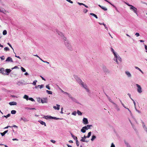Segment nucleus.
<instances>
[{
  "instance_id": "nucleus-1",
  "label": "nucleus",
  "mask_w": 147,
  "mask_h": 147,
  "mask_svg": "<svg viewBox=\"0 0 147 147\" xmlns=\"http://www.w3.org/2000/svg\"><path fill=\"white\" fill-rule=\"evenodd\" d=\"M130 9L132 11H133L134 13L137 15V9L134 7L132 6L130 7Z\"/></svg>"
},
{
  "instance_id": "nucleus-2",
  "label": "nucleus",
  "mask_w": 147,
  "mask_h": 147,
  "mask_svg": "<svg viewBox=\"0 0 147 147\" xmlns=\"http://www.w3.org/2000/svg\"><path fill=\"white\" fill-rule=\"evenodd\" d=\"M80 84L82 85L83 87L86 90L87 92H89V90L87 88V86L86 84H84V83L81 80L80 81Z\"/></svg>"
},
{
  "instance_id": "nucleus-3",
  "label": "nucleus",
  "mask_w": 147,
  "mask_h": 147,
  "mask_svg": "<svg viewBox=\"0 0 147 147\" xmlns=\"http://www.w3.org/2000/svg\"><path fill=\"white\" fill-rule=\"evenodd\" d=\"M0 12L5 14L7 13H9L7 11L5 10V9L2 7L0 8Z\"/></svg>"
},
{
  "instance_id": "nucleus-4",
  "label": "nucleus",
  "mask_w": 147,
  "mask_h": 147,
  "mask_svg": "<svg viewBox=\"0 0 147 147\" xmlns=\"http://www.w3.org/2000/svg\"><path fill=\"white\" fill-rule=\"evenodd\" d=\"M136 86L138 87L137 91L139 93H141L142 92V88L138 84H136Z\"/></svg>"
},
{
  "instance_id": "nucleus-5",
  "label": "nucleus",
  "mask_w": 147,
  "mask_h": 147,
  "mask_svg": "<svg viewBox=\"0 0 147 147\" xmlns=\"http://www.w3.org/2000/svg\"><path fill=\"white\" fill-rule=\"evenodd\" d=\"M41 101L42 103H44L47 102V98H43L41 99Z\"/></svg>"
},
{
  "instance_id": "nucleus-6",
  "label": "nucleus",
  "mask_w": 147,
  "mask_h": 147,
  "mask_svg": "<svg viewBox=\"0 0 147 147\" xmlns=\"http://www.w3.org/2000/svg\"><path fill=\"white\" fill-rule=\"evenodd\" d=\"M83 123L84 124H87L88 123L87 119L85 118H84L83 120Z\"/></svg>"
},
{
  "instance_id": "nucleus-7",
  "label": "nucleus",
  "mask_w": 147,
  "mask_h": 147,
  "mask_svg": "<svg viewBox=\"0 0 147 147\" xmlns=\"http://www.w3.org/2000/svg\"><path fill=\"white\" fill-rule=\"evenodd\" d=\"M45 117H45V118L46 119H47V118H49L50 119H59L58 118H56V117H52L51 116H45Z\"/></svg>"
},
{
  "instance_id": "nucleus-8",
  "label": "nucleus",
  "mask_w": 147,
  "mask_h": 147,
  "mask_svg": "<svg viewBox=\"0 0 147 147\" xmlns=\"http://www.w3.org/2000/svg\"><path fill=\"white\" fill-rule=\"evenodd\" d=\"M22 120L24 122H26L28 121V120L26 118L24 117H23L21 118L20 119V121H21Z\"/></svg>"
},
{
  "instance_id": "nucleus-9",
  "label": "nucleus",
  "mask_w": 147,
  "mask_h": 147,
  "mask_svg": "<svg viewBox=\"0 0 147 147\" xmlns=\"http://www.w3.org/2000/svg\"><path fill=\"white\" fill-rule=\"evenodd\" d=\"M0 73L3 74L5 75V73H4L5 71L4 70V69L3 68H2L0 69Z\"/></svg>"
},
{
  "instance_id": "nucleus-10",
  "label": "nucleus",
  "mask_w": 147,
  "mask_h": 147,
  "mask_svg": "<svg viewBox=\"0 0 147 147\" xmlns=\"http://www.w3.org/2000/svg\"><path fill=\"white\" fill-rule=\"evenodd\" d=\"M11 71V70L10 69H5V72L6 73H5V75H8L9 74V73Z\"/></svg>"
},
{
  "instance_id": "nucleus-11",
  "label": "nucleus",
  "mask_w": 147,
  "mask_h": 147,
  "mask_svg": "<svg viewBox=\"0 0 147 147\" xmlns=\"http://www.w3.org/2000/svg\"><path fill=\"white\" fill-rule=\"evenodd\" d=\"M92 125H88L86 126H85L83 127V128L85 129L86 130H88V129H90V127H92Z\"/></svg>"
},
{
  "instance_id": "nucleus-12",
  "label": "nucleus",
  "mask_w": 147,
  "mask_h": 147,
  "mask_svg": "<svg viewBox=\"0 0 147 147\" xmlns=\"http://www.w3.org/2000/svg\"><path fill=\"white\" fill-rule=\"evenodd\" d=\"M6 61H10L11 62H13V61L12 59L10 57H8L6 59Z\"/></svg>"
},
{
  "instance_id": "nucleus-13",
  "label": "nucleus",
  "mask_w": 147,
  "mask_h": 147,
  "mask_svg": "<svg viewBox=\"0 0 147 147\" xmlns=\"http://www.w3.org/2000/svg\"><path fill=\"white\" fill-rule=\"evenodd\" d=\"M98 6L100 8H102V9L104 11H107V8L103 6H101L100 5H99Z\"/></svg>"
},
{
  "instance_id": "nucleus-14",
  "label": "nucleus",
  "mask_w": 147,
  "mask_h": 147,
  "mask_svg": "<svg viewBox=\"0 0 147 147\" xmlns=\"http://www.w3.org/2000/svg\"><path fill=\"white\" fill-rule=\"evenodd\" d=\"M57 107H56L55 106H53V108L55 109H57V110H59L60 109V105L57 104Z\"/></svg>"
},
{
  "instance_id": "nucleus-15",
  "label": "nucleus",
  "mask_w": 147,
  "mask_h": 147,
  "mask_svg": "<svg viewBox=\"0 0 147 147\" xmlns=\"http://www.w3.org/2000/svg\"><path fill=\"white\" fill-rule=\"evenodd\" d=\"M9 104L10 105H17V103L15 102H9Z\"/></svg>"
},
{
  "instance_id": "nucleus-16",
  "label": "nucleus",
  "mask_w": 147,
  "mask_h": 147,
  "mask_svg": "<svg viewBox=\"0 0 147 147\" xmlns=\"http://www.w3.org/2000/svg\"><path fill=\"white\" fill-rule=\"evenodd\" d=\"M8 131V130H6L3 133H1V134L2 136H3L4 135L7 133Z\"/></svg>"
},
{
  "instance_id": "nucleus-17",
  "label": "nucleus",
  "mask_w": 147,
  "mask_h": 147,
  "mask_svg": "<svg viewBox=\"0 0 147 147\" xmlns=\"http://www.w3.org/2000/svg\"><path fill=\"white\" fill-rule=\"evenodd\" d=\"M38 122H40V123L42 125H44L45 126H46L45 123V122L43 121H42L40 120L38 121Z\"/></svg>"
},
{
  "instance_id": "nucleus-18",
  "label": "nucleus",
  "mask_w": 147,
  "mask_h": 147,
  "mask_svg": "<svg viewBox=\"0 0 147 147\" xmlns=\"http://www.w3.org/2000/svg\"><path fill=\"white\" fill-rule=\"evenodd\" d=\"M113 53V54L114 55L115 57L116 58V62L117 63H118V61H117V55H116V54L115 53V52Z\"/></svg>"
},
{
  "instance_id": "nucleus-19",
  "label": "nucleus",
  "mask_w": 147,
  "mask_h": 147,
  "mask_svg": "<svg viewBox=\"0 0 147 147\" xmlns=\"http://www.w3.org/2000/svg\"><path fill=\"white\" fill-rule=\"evenodd\" d=\"M43 87V85H38L37 86H35V88H37L38 87H39L40 89L42 88Z\"/></svg>"
},
{
  "instance_id": "nucleus-20",
  "label": "nucleus",
  "mask_w": 147,
  "mask_h": 147,
  "mask_svg": "<svg viewBox=\"0 0 147 147\" xmlns=\"http://www.w3.org/2000/svg\"><path fill=\"white\" fill-rule=\"evenodd\" d=\"M90 15L92 16H94L96 18H98L96 14H94V13H90Z\"/></svg>"
},
{
  "instance_id": "nucleus-21",
  "label": "nucleus",
  "mask_w": 147,
  "mask_h": 147,
  "mask_svg": "<svg viewBox=\"0 0 147 147\" xmlns=\"http://www.w3.org/2000/svg\"><path fill=\"white\" fill-rule=\"evenodd\" d=\"M71 136L72 137L76 140H77V137L76 136H75L73 135L72 134H71Z\"/></svg>"
},
{
  "instance_id": "nucleus-22",
  "label": "nucleus",
  "mask_w": 147,
  "mask_h": 147,
  "mask_svg": "<svg viewBox=\"0 0 147 147\" xmlns=\"http://www.w3.org/2000/svg\"><path fill=\"white\" fill-rule=\"evenodd\" d=\"M125 73L129 77H130L131 76L130 74L128 71H126Z\"/></svg>"
},
{
  "instance_id": "nucleus-23",
  "label": "nucleus",
  "mask_w": 147,
  "mask_h": 147,
  "mask_svg": "<svg viewBox=\"0 0 147 147\" xmlns=\"http://www.w3.org/2000/svg\"><path fill=\"white\" fill-rule=\"evenodd\" d=\"M24 98L25 99H26L27 100H28V96L25 95L24 96Z\"/></svg>"
},
{
  "instance_id": "nucleus-24",
  "label": "nucleus",
  "mask_w": 147,
  "mask_h": 147,
  "mask_svg": "<svg viewBox=\"0 0 147 147\" xmlns=\"http://www.w3.org/2000/svg\"><path fill=\"white\" fill-rule=\"evenodd\" d=\"M86 129H85L84 128H83V127H82V129H81V131H82V132L83 133H84L86 132Z\"/></svg>"
},
{
  "instance_id": "nucleus-25",
  "label": "nucleus",
  "mask_w": 147,
  "mask_h": 147,
  "mask_svg": "<svg viewBox=\"0 0 147 147\" xmlns=\"http://www.w3.org/2000/svg\"><path fill=\"white\" fill-rule=\"evenodd\" d=\"M16 113V111L15 110H12L11 111V113L12 114H15Z\"/></svg>"
},
{
  "instance_id": "nucleus-26",
  "label": "nucleus",
  "mask_w": 147,
  "mask_h": 147,
  "mask_svg": "<svg viewBox=\"0 0 147 147\" xmlns=\"http://www.w3.org/2000/svg\"><path fill=\"white\" fill-rule=\"evenodd\" d=\"M77 113L79 115H82V113L79 110L77 111Z\"/></svg>"
},
{
  "instance_id": "nucleus-27",
  "label": "nucleus",
  "mask_w": 147,
  "mask_h": 147,
  "mask_svg": "<svg viewBox=\"0 0 147 147\" xmlns=\"http://www.w3.org/2000/svg\"><path fill=\"white\" fill-rule=\"evenodd\" d=\"M46 92L48 94H52V92L51 91H49L48 90H46Z\"/></svg>"
},
{
  "instance_id": "nucleus-28",
  "label": "nucleus",
  "mask_w": 147,
  "mask_h": 147,
  "mask_svg": "<svg viewBox=\"0 0 147 147\" xmlns=\"http://www.w3.org/2000/svg\"><path fill=\"white\" fill-rule=\"evenodd\" d=\"M91 131H90L89 132L88 134V135L87 136H86V137L87 138H89L90 137V136H91Z\"/></svg>"
},
{
  "instance_id": "nucleus-29",
  "label": "nucleus",
  "mask_w": 147,
  "mask_h": 147,
  "mask_svg": "<svg viewBox=\"0 0 147 147\" xmlns=\"http://www.w3.org/2000/svg\"><path fill=\"white\" fill-rule=\"evenodd\" d=\"M96 138V136H93L91 139V140L93 141L94 139Z\"/></svg>"
},
{
  "instance_id": "nucleus-30",
  "label": "nucleus",
  "mask_w": 147,
  "mask_h": 147,
  "mask_svg": "<svg viewBox=\"0 0 147 147\" xmlns=\"http://www.w3.org/2000/svg\"><path fill=\"white\" fill-rule=\"evenodd\" d=\"M3 35H5L7 34V31L5 30H4L3 32Z\"/></svg>"
},
{
  "instance_id": "nucleus-31",
  "label": "nucleus",
  "mask_w": 147,
  "mask_h": 147,
  "mask_svg": "<svg viewBox=\"0 0 147 147\" xmlns=\"http://www.w3.org/2000/svg\"><path fill=\"white\" fill-rule=\"evenodd\" d=\"M80 141L83 142H87L85 140V139L83 137H82V139L80 140Z\"/></svg>"
},
{
  "instance_id": "nucleus-32",
  "label": "nucleus",
  "mask_w": 147,
  "mask_h": 147,
  "mask_svg": "<svg viewBox=\"0 0 147 147\" xmlns=\"http://www.w3.org/2000/svg\"><path fill=\"white\" fill-rule=\"evenodd\" d=\"M21 69L22 71L23 72H24L26 71V70L23 67H21Z\"/></svg>"
},
{
  "instance_id": "nucleus-33",
  "label": "nucleus",
  "mask_w": 147,
  "mask_h": 147,
  "mask_svg": "<svg viewBox=\"0 0 147 147\" xmlns=\"http://www.w3.org/2000/svg\"><path fill=\"white\" fill-rule=\"evenodd\" d=\"M37 82V80H35V81H33V84L34 86L36 85V82Z\"/></svg>"
},
{
  "instance_id": "nucleus-34",
  "label": "nucleus",
  "mask_w": 147,
  "mask_h": 147,
  "mask_svg": "<svg viewBox=\"0 0 147 147\" xmlns=\"http://www.w3.org/2000/svg\"><path fill=\"white\" fill-rule=\"evenodd\" d=\"M121 103L122 104V105L123 106V107H124V108H125L127 109H128V111H130L129 110V109H128V108H127L125 107V106L124 105L123 103L122 102H121Z\"/></svg>"
},
{
  "instance_id": "nucleus-35",
  "label": "nucleus",
  "mask_w": 147,
  "mask_h": 147,
  "mask_svg": "<svg viewBox=\"0 0 147 147\" xmlns=\"http://www.w3.org/2000/svg\"><path fill=\"white\" fill-rule=\"evenodd\" d=\"M76 143L77 146H79V142L78 141V140H77L76 141Z\"/></svg>"
},
{
  "instance_id": "nucleus-36",
  "label": "nucleus",
  "mask_w": 147,
  "mask_h": 147,
  "mask_svg": "<svg viewBox=\"0 0 147 147\" xmlns=\"http://www.w3.org/2000/svg\"><path fill=\"white\" fill-rule=\"evenodd\" d=\"M5 51H7L9 50V49L7 47H5L4 49Z\"/></svg>"
},
{
  "instance_id": "nucleus-37",
  "label": "nucleus",
  "mask_w": 147,
  "mask_h": 147,
  "mask_svg": "<svg viewBox=\"0 0 147 147\" xmlns=\"http://www.w3.org/2000/svg\"><path fill=\"white\" fill-rule=\"evenodd\" d=\"M10 115H11L10 114H8L7 115H6V116H4L7 118V117H10Z\"/></svg>"
},
{
  "instance_id": "nucleus-38",
  "label": "nucleus",
  "mask_w": 147,
  "mask_h": 147,
  "mask_svg": "<svg viewBox=\"0 0 147 147\" xmlns=\"http://www.w3.org/2000/svg\"><path fill=\"white\" fill-rule=\"evenodd\" d=\"M135 68L138 70H139L141 72H142V71L140 69L139 67H135Z\"/></svg>"
},
{
  "instance_id": "nucleus-39",
  "label": "nucleus",
  "mask_w": 147,
  "mask_h": 147,
  "mask_svg": "<svg viewBox=\"0 0 147 147\" xmlns=\"http://www.w3.org/2000/svg\"><path fill=\"white\" fill-rule=\"evenodd\" d=\"M46 88H47L48 90H50V87L49 85H46Z\"/></svg>"
},
{
  "instance_id": "nucleus-40",
  "label": "nucleus",
  "mask_w": 147,
  "mask_h": 147,
  "mask_svg": "<svg viewBox=\"0 0 147 147\" xmlns=\"http://www.w3.org/2000/svg\"><path fill=\"white\" fill-rule=\"evenodd\" d=\"M28 99L32 101H34V100L32 98H28Z\"/></svg>"
},
{
  "instance_id": "nucleus-41",
  "label": "nucleus",
  "mask_w": 147,
  "mask_h": 147,
  "mask_svg": "<svg viewBox=\"0 0 147 147\" xmlns=\"http://www.w3.org/2000/svg\"><path fill=\"white\" fill-rule=\"evenodd\" d=\"M1 59L2 60H4L5 59V57L4 56H2V57H0Z\"/></svg>"
},
{
  "instance_id": "nucleus-42",
  "label": "nucleus",
  "mask_w": 147,
  "mask_h": 147,
  "mask_svg": "<svg viewBox=\"0 0 147 147\" xmlns=\"http://www.w3.org/2000/svg\"><path fill=\"white\" fill-rule=\"evenodd\" d=\"M72 114L74 115H76V111H74L72 113Z\"/></svg>"
},
{
  "instance_id": "nucleus-43",
  "label": "nucleus",
  "mask_w": 147,
  "mask_h": 147,
  "mask_svg": "<svg viewBox=\"0 0 147 147\" xmlns=\"http://www.w3.org/2000/svg\"><path fill=\"white\" fill-rule=\"evenodd\" d=\"M88 11V10L86 9H85L83 10V12L85 13H86Z\"/></svg>"
},
{
  "instance_id": "nucleus-44",
  "label": "nucleus",
  "mask_w": 147,
  "mask_h": 147,
  "mask_svg": "<svg viewBox=\"0 0 147 147\" xmlns=\"http://www.w3.org/2000/svg\"><path fill=\"white\" fill-rule=\"evenodd\" d=\"M67 1H68L70 3H73V2L71 1V0H66Z\"/></svg>"
},
{
  "instance_id": "nucleus-45",
  "label": "nucleus",
  "mask_w": 147,
  "mask_h": 147,
  "mask_svg": "<svg viewBox=\"0 0 147 147\" xmlns=\"http://www.w3.org/2000/svg\"><path fill=\"white\" fill-rule=\"evenodd\" d=\"M135 35L137 36L138 37L140 36V34L138 33H136L135 34Z\"/></svg>"
},
{
  "instance_id": "nucleus-46",
  "label": "nucleus",
  "mask_w": 147,
  "mask_h": 147,
  "mask_svg": "<svg viewBox=\"0 0 147 147\" xmlns=\"http://www.w3.org/2000/svg\"><path fill=\"white\" fill-rule=\"evenodd\" d=\"M125 3L126 5H127L128 6H129L130 7H131L132 6V5H130L127 3Z\"/></svg>"
},
{
  "instance_id": "nucleus-47",
  "label": "nucleus",
  "mask_w": 147,
  "mask_h": 147,
  "mask_svg": "<svg viewBox=\"0 0 147 147\" xmlns=\"http://www.w3.org/2000/svg\"><path fill=\"white\" fill-rule=\"evenodd\" d=\"M51 142L53 143H55V141L53 140H51Z\"/></svg>"
},
{
  "instance_id": "nucleus-48",
  "label": "nucleus",
  "mask_w": 147,
  "mask_h": 147,
  "mask_svg": "<svg viewBox=\"0 0 147 147\" xmlns=\"http://www.w3.org/2000/svg\"><path fill=\"white\" fill-rule=\"evenodd\" d=\"M111 147H115L113 143H112Z\"/></svg>"
},
{
  "instance_id": "nucleus-49",
  "label": "nucleus",
  "mask_w": 147,
  "mask_h": 147,
  "mask_svg": "<svg viewBox=\"0 0 147 147\" xmlns=\"http://www.w3.org/2000/svg\"><path fill=\"white\" fill-rule=\"evenodd\" d=\"M119 60L120 61H121V58L119 57H117V60Z\"/></svg>"
},
{
  "instance_id": "nucleus-50",
  "label": "nucleus",
  "mask_w": 147,
  "mask_h": 147,
  "mask_svg": "<svg viewBox=\"0 0 147 147\" xmlns=\"http://www.w3.org/2000/svg\"><path fill=\"white\" fill-rule=\"evenodd\" d=\"M78 3L79 5H83V4L84 3H80L79 2H78Z\"/></svg>"
},
{
  "instance_id": "nucleus-51",
  "label": "nucleus",
  "mask_w": 147,
  "mask_h": 147,
  "mask_svg": "<svg viewBox=\"0 0 147 147\" xmlns=\"http://www.w3.org/2000/svg\"><path fill=\"white\" fill-rule=\"evenodd\" d=\"M40 77L42 79V80H44L45 81L46 80L42 76H40Z\"/></svg>"
},
{
  "instance_id": "nucleus-52",
  "label": "nucleus",
  "mask_w": 147,
  "mask_h": 147,
  "mask_svg": "<svg viewBox=\"0 0 147 147\" xmlns=\"http://www.w3.org/2000/svg\"><path fill=\"white\" fill-rule=\"evenodd\" d=\"M7 44L12 49H13L11 46V45L9 43H8Z\"/></svg>"
},
{
  "instance_id": "nucleus-53",
  "label": "nucleus",
  "mask_w": 147,
  "mask_h": 147,
  "mask_svg": "<svg viewBox=\"0 0 147 147\" xmlns=\"http://www.w3.org/2000/svg\"><path fill=\"white\" fill-rule=\"evenodd\" d=\"M12 140L13 141H15V140L18 141V139H17L16 138H13L12 139Z\"/></svg>"
},
{
  "instance_id": "nucleus-54",
  "label": "nucleus",
  "mask_w": 147,
  "mask_h": 147,
  "mask_svg": "<svg viewBox=\"0 0 147 147\" xmlns=\"http://www.w3.org/2000/svg\"><path fill=\"white\" fill-rule=\"evenodd\" d=\"M145 49L146 50V51H147V46H146V45H145Z\"/></svg>"
},
{
  "instance_id": "nucleus-55",
  "label": "nucleus",
  "mask_w": 147,
  "mask_h": 147,
  "mask_svg": "<svg viewBox=\"0 0 147 147\" xmlns=\"http://www.w3.org/2000/svg\"><path fill=\"white\" fill-rule=\"evenodd\" d=\"M18 67L17 66H15L14 67L12 68V69H15V68H17Z\"/></svg>"
},
{
  "instance_id": "nucleus-56",
  "label": "nucleus",
  "mask_w": 147,
  "mask_h": 147,
  "mask_svg": "<svg viewBox=\"0 0 147 147\" xmlns=\"http://www.w3.org/2000/svg\"><path fill=\"white\" fill-rule=\"evenodd\" d=\"M83 5L85 7H86V8L88 7L87 5H86L84 4H83Z\"/></svg>"
},
{
  "instance_id": "nucleus-57",
  "label": "nucleus",
  "mask_w": 147,
  "mask_h": 147,
  "mask_svg": "<svg viewBox=\"0 0 147 147\" xmlns=\"http://www.w3.org/2000/svg\"><path fill=\"white\" fill-rule=\"evenodd\" d=\"M34 56H36L37 57H38V58H39V59H40V58L37 55H34Z\"/></svg>"
},
{
  "instance_id": "nucleus-58",
  "label": "nucleus",
  "mask_w": 147,
  "mask_h": 147,
  "mask_svg": "<svg viewBox=\"0 0 147 147\" xmlns=\"http://www.w3.org/2000/svg\"><path fill=\"white\" fill-rule=\"evenodd\" d=\"M99 24H100V25H102V24H103V25H104V26H105V25L104 23H99Z\"/></svg>"
},
{
  "instance_id": "nucleus-59",
  "label": "nucleus",
  "mask_w": 147,
  "mask_h": 147,
  "mask_svg": "<svg viewBox=\"0 0 147 147\" xmlns=\"http://www.w3.org/2000/svg\"><path fill=\"white\" fill-rule=\"evenodd\" d=\"M111 50L113 52V53L115 52H114V51L113 49L112 48H111Z\"/></svg>"
},
{
  "instance_id": "nucleus-60",
  "label": "nucleus",
  "mask_w": 147,
  "mask_h": 147,
  "mask_svg": "<svg viewBox=\"0 0 147 147\" xmlns=\"http://www.w3.org/2000/svg\"><path fill=\"white\" fill-rule=\"evenodd\" d=\"M83 138L84 139H86V138H87V137H86V136L85 135L84 136V137H83Z\"/></svg>"
},
{
  "instance_id": "nucleus-61",
  "label": "nucleus",
  "mask_w": 147,
  "mask_h": 147,
  "mask_svg": "<svg viewBox=\"0 0 147 147\" xmlns=\"http://www.w3.org/2000/svg\"><path fill=\"white\" fill-rule=\"evenodd\" d=\"M69 142L71 143H73V141L71 140H70L69 141Z\"/></svg>"
},
{
  "instance_id": "nucleus-62",
  "label": "nucleus",
  "mask_w": 147,
  "mask_h": 147,
  "mask_svg": "<svg viewBox=\"0 0 147 147\" xmlns=\"http://www.w3.org/2000/svg\"><path fill=\"white\" fill-rule=\"evenodd\" d=\"M140 41L141 42H144V41L143 40H140Z\"/></svg>"
},
{
  "instance_id": "nucleus-63",
  "label": "nucleus",
  "mask_w": 147,
  "mask_h": 147,
  "mask_svg": "<svg viewBox=\"0 0 147 147\" xmlns=\"http://www.w3.org/2000/svg\"><path fill=\"white\" fill-rule=\"evenodd\" d=\"M67 146L68 147H72L71 146L69 145L68 144H67Z\"/></svg>"
},
{
  "instance_id": "nucleus-64",
  "label": "nucleus",
  "mask_w": 147,
  "mask_h": 147,
  "mask_svg": "<svg viewBox=\"0 0 147 147\" xmlns=\"http://www.w3.org/2000/svg\"><path fill=\"white\" fill-rule=\"evenodd\" d=\"M127 147H131L130 145L129 144H127Z\"/></svg>"
}]
</instances>
